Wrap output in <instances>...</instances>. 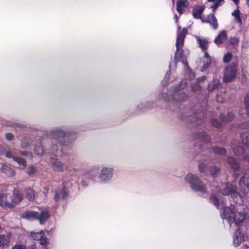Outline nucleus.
<instances>
[{
	"label": "nucleus",
	"instance_id": "53",
	"mask_svg": "<svg viewBox=\"0 0 249 249\" xmlns=\"http://www.w3.org/2000/svg\"><path fill=\"white\" fill-rule=\"evenodd\" d=\"M235 4H238V0H232Z\"/></svg>",
	"mask_w": 249,
	"mask_h": 249
},
{
	"label": "nucleus",
	"instance_id": "50",
	"mask_svg": "<svg viewBox=\"0 0 249 249\" xmlns=\"http://www.w3.org/2000/svg\"><path fill=\"white\" fill-rule=\"evenodd\" d=\"M206 77L205 76H202L201 77H199L197 79L196 81L199 83L202 81H203L205 80Z\"/></svg>",
	"mask_w": 249,
	"mask_h": 249
},
{
	"label": "nucleus",
	"instance_id": "43",
	"mask_svg": "<svg viewBox=\"0 0 249 249\" xmlns=\"http://www.w3.org/2000/svg\"><path fill=\"white\" fill-rule=\"evenodd\" d=\"M198 168L201 172H204L207 169V166L206 164L203 162H200L198 164Z\"/></svg>",
	"mask_w": 249,
	"mask_h": 249
},
{
	"label": "nucleus",
	"instance_id": "52",
	"mask_svg": "<svg viewBox=\"0 0 249 249\" xmlns=\"http://www.w3.org/2000/svg\"><path fill=\"white\" fill-rule=\"evenodd\" d=\"M249 46V45L248 44V42H245L242 45V47L244 48H248Z\"/></svg>",
	"mask_w": 249,
	"mask_h": 249
},
{
	"label": "nucleus",
	"instance_id": "21",
	"mask_svg": "<svg viewBox=\"0 0 249 249\" xmlns=\"http://www.w3.org/2000/svg\"><path fill=\"white\" fill-rule=\"evenodd\" d=\"M203 10L204 8L202 6L199 5L196 7L192 11L193 17L196 18H200Z\"/></svg>",
	"mask_w": 249,
	"mask_h": 249
},
{
	"label": "nucleus",
	"instance_id": "41",
	"mask_svg": "<svg viewBox=\"0 0 249 249\" xmlns=\"http://www.w3.org/2000/svg\"><path fill=\"white\" fill-rule=\"evenodd\" d=\"M36 172V168L33 166H30L27 170V174L30 176L34 175Z\"/></svg>",
	"mask_w": 249,
	"mask_h": 249
},
{
	"label": "nucleus",
	"instance_id": "30",
	"mask_svg": "<svg viewBox=\"0 0 249 249\" xmlns=\"http://www.w3.org/2000/svg\"><path fill=\"white\" fill-rule=\"evenodd\" d=\"M198 118L200 119V120L201 121L202 118H204L203 113H199L198 114H196L194 117H191V118L189 119V120L191 122L195 123V122L199 121L198 120Z\"/></svg>",
	"mask_w": 249,
	"mask_h": 249
},
{
	"label": "nucleus",
	"instance_id": "26",
	"mask_svg": "<svg viewBox=\"0 0 249 249\" xmlns=\"http://www.w3.org/2000/svg\"><path fill=\"white\" fill-rule=\"evenodd\" d=\"M242 143L247 147H249V132H245L241 135Z\"/></svg>",
	"mask_w": 249,
	"mask_h": 249
},
{
	"label": "nucleus",
	"instance_id": "25",
	"mask_svg": "<svg viewBox=\"0 0 249 249\" xmlns=\"http://www.w3.org/2000/svg\"><path fill=\"white\" fill-rule=\"evenodd\" d=\"M227 162L233 170H237L239 169V165L233 158L229 157L228 158Z\"/></svg>",
	"mask_w": 249,
	"mask_h": 249
},
{
	"label": "nucleus",
	"instance_id": "13",
	"mask_svg": "<svg viewBox=\"0 0 249 249\" xmlns=\"http://www.w3.org/2000/svg\"><path fill=\"white\" fill-rule=\"evenodd\" d=\"M113 169L111 168H103L100 173V178L103 182H106L111 179L113 174Z\"/></svg>",
	"mask_w": 249,
	"mask_h": 249
},
{
	"label": "nucleus",
	"instance_id": "23",
	"mask_svg": "<svg viewBox=\"0 0 249 249\" xmlns=\"http://www.w3.org/2000/svg\"><path fill=\"white\" fill-rule=\"evenodd\" d=\"M67 196L68 194L65 190H58L56 191L54 200L55 201H58L61 198H65Z\"/></svg>",
	"mask_w": 249,
	"mask_h": 249
},
{
	"label": "nucleus",
	"instance_id": "28",
	"mask_svg": "<svg viewBox=\"0 0 249 249\" xmlns=\"http://www.w3.org/2000/svg\"><path fill=\"white\" fill-rule=\"evenodd\" d=\"M209 2H213V4L211 6L213 11H214L217 8L222 5L224 3V0H207Z\"/></svg>",
	"mask_w": 249,
	"mask_h": 249
},
{
	"label": "nucleus",
	"instance_id": "6",
	"mask_svg": "<svg viewBox=\"0 0 249 249\" xmlns=\"http://www.w3.org/2000/svg\"><path fill=\"white\" fill-rule=\"evenodd\" d=\"M71 134L69 132H66L61 129L55 128L51 132L52 138L56 140L60 143L64 144L67 141L72 139L71 138Z\"/></svg>",
	"mask_w": 249,
	"mask_h": 249
},
{
	"label": "nucleus",
	"instance_id": "1",
	"mask_svg": "<svg viewBox=\"0 0 249 249\" xmlns=\"http://www.w3.org/2000/svg\"><path fill=\"white\" fill-rule=\"evenodd\" d=\"M210 201L213 203L218 209H223V218L226 219L231 225L232 223L238 225L245 219V213L241 210H239L234 206L231 205L230 207H225L223 203L221 204L219 203L218 198L213 196L210 197Z\"/></svg>",
	"mask_w": 249,
	"mask_h": 249
},
{
	"label": "nucleus",
	"instance_id": "55",
	"mask_svg": "<svg viewBox=\"0 0 249 249\" xmlns=\"http://www.w3.org/2000/svg\"><path fill=\"white\" fill-rule=\"evenodd\" d=\"M26 154H28V153H25V152H21V154H22L23 155H26Z\"/></svg>",
	"mask_w": 249,
	"mask_h": 249
},
{
	"label": "nucleus",
	"instance_id": "27",
	"mask_svg": "<svg viewBox=\"0 0 249 249\" xmlns=\"http://www.w3.org/2000/svg\"><path fill=\"white\" fill-rule=\"evenodd\" d=\"M36 196V193L33 190L29 188L26 190L25 193V197L29 201L34 200Z\"/></svg>",
	"mask_w": 249,
	"mask_h": 249
},
{
	"label": "nucleus",
	"instance_id": "57",
	"mask_svg": "<svg viewBox=\"0 0 249 249\" xmlns=\"http://www.w3.org/2000/svg\"><path fill=\"white\" fill-rule=\"evenodd\" d=\"M42 249H47L45 247H43Z\"/></svg>",
	"mask_w": 249,
	"mask_h": 249
},
{
	"label": "nucleus",
	"instance_id": "22",
	"mask_svg": "<svg viewBox=\"0 0 249 249\" xmlns=\"http://www.w3.org/2000/svg\"><path fill=\"white\" fill-rule=\"evenodd\" d=\"M227 35L225 31H222L214 39V42L217 44L223 43L227 39Z\"/></svg>",
	"mask_w": 249,
	"mask_h": 249
},
{
	"label": "nucleus",
	"instance_id": "12",
	"mask_svg": "<svg viewBox=\"0 0 249 249\" xmlns=\"http://www.w3.org/2000/svg\"><path fill=\"white\" fill-rule=\"evenodd\" d=\"M31 237L35 240L39 241L40 244L42 246H45L49 243L47 237L45 236L43 231L37 232H31Z\"/></svg>",
	"mask_w": 249,
	"mask_h": 249
},
{
	"label": "nucleus",
	"instance_id": "7",
	"mask_svg": "<svg viewBox=\"0 0 249 249\" xmlns=\"http://www.w3.org/2000/svg\"><path fill=\"white\" fill-rule=\"evenodd\" d=\"M187 83L186 80H182L179 85L177 87L174 88V91L175 93L172 98L178 102H183L187 100L188 95L184 92L178 93V91L181 89H184L187 85Z\"/></svg>",
	"mask_w": 249,
	"mask_h": 249
},
{
	"label": "nucleus",
	"instance_id": "58",
	"mask_svg": "<svg viewBox=\"0 0 249 249\" xmlns=\"http://www.w3.org/2000/svg\"><path fill=\"white\" fill-rule=\"evenodd\" d=\"M5 125H10V124H5Z\"/></svg>",
	"mask_w": 249,
	"mask_h": 249
},
{
	"label": "nucleus",
	"instance_id": "42",
	"mask_svg": "<svg viewBox=\"0 0 249 249\" xmlns=\"http://www.w3.org/2000/svg\"><path fill=\"white\" fill-rule=\"evenodd\" d=\"M211 124L213 126L217 127H219L221 125V122L215 119H212Z\"/></svg>",
	"mask_w": 249,
	"mask_h": 249
},
{
	"label": "nucleus",
	"instance_id": "8",
	"mask_svg": "<svg viewBox=\"0 0 249 249\" xmlns=\"http://www.w3.org/2000/svg\"><path fill=\"white\" fill-rule=\"evenodd\" d=\"M219 192L225 196H230L232 198H237L240 196L237 191V188L230 183L223 185L220 189Z\"/></svg>",
	"mask_w": 249,
	"mask_h": 249
},
{
	"label": "nucleus",
	"instance_id": "20",
	"mask_svg": "<svg viewBox=\"0 0 249 249\" xmlns=\"http://www.w3.org/2000/svg\"><path fill=\"white\" fill-rule=\"evenodd\" d=\"M1 171L8 177H13L15 175L14 170L10 167L5 164L2 165Z\"/></svg>",
	"mask_w": 249,
	"mask_h": 249
},
{
	"label": "nucleus",
	"instance_id": "33",
	"mask_svg": "<svg viewBox=\"0 0 249 249\" xmlns=\"http://www.w3.org/2000/svg\"><path fill=\"white\" fill-rule=\"evenodd\" d=\"M34 151L38 156L42 155L44 152L43 149L41 145H36L34 148Z\"/></svg>",
	"mask_w": 249,
	"mask_h": 249
},
{
	"label": "nucleus",
	"instance_id": "37",
	"mask_svg": "<svg viewBox=\"0 0 249 249\" xmlns=\"http://www.w3.org/2000/svg\"><path fill=\"white\" fill-rule=\"evenodd\" d=\"M240 11L237 9L232 13V15L234 17L235 19L238 22L241 23V19L239 16Z\"/></svg>",
	"mask_w": 249,
	"mask_h": 249
},
{
	"label": "nucleus",
	"instance_id": "39",
	"mask_svg": "<svg viewBox=\"0 0 249 249\" xmlns=\"http://www.w3.org/2000/svg\"><path fill=\"white\" fill-rule=\"evenodd\" d=\"M219 169L215 166H213L210 169V173L211 176L214 178L219 172Z\"/></svg>",
	"mask_w": 249,
	"mask_h": 249
},
{
	"label": "nucleus",
	"instance_id": "19",
	"mask_svg": "<svg viewBox=\"0 0 249 249\" xmlns=\"http://www.w3.org/2000/svg\"><path fill=\"white\" fill-rule=\"evenodd\" d=\"M189 2L187 0H178L177 2V10L180 15L184 13V9L188 7Z\"/></svg>",
	"mask_w": 249,
	"mask_h": 249
},
{
	"label": "nucleus",
	"instance_id": "59",
	"mask_svg": "<svg viewBox=\"0 0 249 249\" xmlns=\"http://www.w3.org/2000/svg\"><path fill=\"white\" fill-rule=\"evenodd\" d=\"M172 2H173V3H174V2H175L174 0H173Z\"/></svg>",
	"mask_w": 249,
	"mask_h": 249
},
{
	"label": "nucleus",
	"instance_id": "2",
	"mask_svg": "<svg viewBox=\"0 0 249 249\" xmlns=\"http://www.w3.org/2000/svg\"><path fill=\"white\" fill-rule=\"evenodd\" d=\"M195 38L199 47L204 53V55L202 58L203 62H200V63L198 62V64H200V70L203 71L206 70L211 62V57L206 51L209 46V41L207 38H201L199 36H196Z\"/></svg>",
	"mask_w": 249,
	"mask_h": 249
},
{
	"label": "nucleus",
	"instance_id": "44",
	"mask_svg": "<svg viewBox=\"0 0 249 249\" xmlns=\"http://www.w3.org/2000/svg\"><path fill=\"white\" fill-rule=\"evenodd\" d=\"M232 55L231 53H228L225 54L223 57V60L225 62H228L231 58Z\"/></svg>",
	"mask_w": 249,
	"mask_h": 249
},
{
	"label": "nucleus",
	"instance_id": "40",
	"mask_svg": "<svg viewBox=\"0 0 249 249\" xmlns=\"http://www.w3.org/2000/svg\"><path fill=\"white\" fill-rule=\"evenodd\" d=\"M230 43L233 46H236L238 44L239 40L236 37H231L229 39Z\"/></svg>",
	"mask_w": 249,
	"mask_h": 249
},
{
	"label": "nucleus",
	"instance_id": "48",
	"mask_svg": "<svg viewBox=\"0 0 249 249\" xmlns=\"http://www.w3.org/2000/svg\"><path fill=\"white\" fill-rule=\"evenodd\" d=\"M5 138L7 140L11 141L13 138V135L11 133H7L5 135Z\"/></svg>",
	"mask_w": 249,
	"mask_h": 249
},
{
	"label": "nucleus",
	"instance_id": "10",
	"mask_svg": "<svg viewBox=\"0 0 249 249\" xmlns=\"http://www.w3.org/2000/svg\"><path fill=\"white\" fill-rule=\"evenodd\" d=\"M248 238L245 231L241 229L236 230L233 237V244L234 246H238L242 241H246Z\"/></svg>",
	"mask_w": 249,
	"mask_h": 249
},
{
	"label": "nucleus",
	"instance_id": "24",
	"mask_svg": "<svg viewBox=\"0 0 249 249\" xmlns=\"http://www.w3.org/2000/svg\"><path fill=\"white\" fill-rule=\"evenodd\" d=\"M196 139H199L204 142H207L210 141V138L208 135L205 132H199L195 135Z\"/></svg>",
	"mask_w": 249,
	"mask_h": 249
},
{
	"label": "nucleus",
	"instance_id": "34",
	"mask_svg": "<svg viewBox=\"0 0 249 249\" xmlns=\"http://www.w3.org/2000/svg\"><path fill=\"white\" fill-rule=\"evenodd\" d=\"M31 140L29 138L23 139L21 142V147L23 148H27L31 143Z\"/></svg>",
	"mask_w": 249,
	"mask_h": 249
},
{
	"label": "nucleus",
	"instance_id": "4",
	"mask_svg": "<svg viewBox=\"0 0 249 249\" xmlns=\"http://www.w3.org/2000/svg\"><path fill=\"white\" fill-rule=\"evenodd\" d=\"M21 217L28 220H38L40 224H43L49 218V214L47 211H42L38 213L33 211H28L23 213Z\"/></svg>",
	"mask_w": 249,
	"mask_h": 249
},
{
	"label": "nucleus",
	"instance_id": "56",
	"mask_svg": "<svg viewBox=\"0 0 249 249\" xmlns=\"http://www.w3.org/2000/svg\"><path fill=\"white\" fill-rule=\"evenodd\" d=\"M217 100L218 101H219V97L218 96L217 97Z\"/></svg>",
	"mask_w": 249,
	"mask_h": 249
},
{
	"label": "nucleus",
	"instance_id": "54",
	"mask_svg": "<svg viewBox=\"0 0 249 249\" xmlns=\"http://www.w3.org/2000/svg\"><path fill=\"white\" fill-rule=\"evenodd\" d=\"M174 18H175V19H176V21L177 22V21H178V16H177V15H175V16H174Z\"/></svg>",
	"mask_w": 249,
	"mask_h": 249
},
{
	"label": "nucleus",
	"instance_id": "35",
	"mask_svg": "<svg viewBox=\"0 0 249 249\" xmlns=\"http://www.w3.org/2000/svg\"><path fill=\"white\" fill-rule=\"evenodd\" d=\"M213 151L215 153L219 155L225 154L226 152V150L221 147H213Z\"/></svg>",
	"mask_w": 249,
	"mask_h": 249
},
{
	"label": "nucleus",
	"instance_id": "49",
	"mask_svg": "<svg viewBox=\"0 0 249 249\" xmlns=\"http://www.w3.org/2000/svg\"><path fill=\"white\" fill-rule=\"evenodd\" d=\"M169 78V74L167 73V74L165 76L163 80L162 81V84L165 85L166 84L167 81Z\"/></svg>",
	"mask_w": 249,
	"mask_h": 249
},
{
	"label": "nucleus",
	"instance_id": "60",
	"mask_svg": "<svg viewBox=\"0 0 249 249\" xmlns=\"http://www.w3.org/2000/svg\"><path fill=\"white\" fill-rule=\"evenodd\" d=\"M248 160H249V158H248Z\"/></svg>",
	"mask_w": 249,
	"mask_h": 249
},
{
	"label": "nucleus",
	"instance_id": "5",
	"mask_svg": "<svg viewBox=\"0 0 249 249\" xmlns=\"http://www.w3.org/2000/svg\"><path fill=\"white\" fill-rule=\"evenodd\" d=\"M185 180L195 191L204 192L206 190V186L202 184L199 178L192 174H188L186 176Z\"/></svg>",
	"mask_w": 249,
	"mask_h": 249
},
{
	"label": "nucleus",
	"instance_id": "47",
	"mask_svg": "<svg viewBox=\"0 0 249 249\" xmlns=\"http://www.w3.org/2000/svg\"><path fill=\"white\" fill-rule=\"evenodd\" d=\"M209 23L212 26L214 30L217 29V28L218 27V24H217V19H216L215 20V21L213 20V21H212V22H211Z\"/></svg>",
	"mask_w": 249,
	"mask_h": 249
},
{
	"label": "nucleus",
	"instance_id": "45",
	"mask_svg": "<svg viewBox=\"0 0 249 249\" xmlns=\"http://www.w3.org/2000/svg\"><path fill=\"white\" fill-rule=\"evenodd\" d=\"M216 19V18L213 14H210L208 16L207 22L208 23H210L211 22L213 21V20L215 21Z\"/></svg>",
	"mask_w": 249,
	"mask_h": 249
},
{
	"label": "nucleus",
	"instance_id": "51",
	"mask_svg": "<svg viewBox=\"0 0 249 249\" xmlns=\"http://www.w3.org/2000/svg\"><path fill=\"white\" fill-rule=\"evenodd\" d=\"M166 96H167V94L166 93H163L162 94V97L164 98V99L165 100H166V101L169 100L170 99V98H167L166 97Z\"/></svg>",
	"mask_w": 249,
	"mask_h": 249
},
{
	"label": "nucleus",
	"instance_id": "17",
	"mask_svg": "<svg viewBox=\"0 0 249 249\" xmlns=\"http://www.w3.org/2000/svg\"><path fill=\"white\" fill-rule=\"evenodd\" d=\"M0 206H7L11 208L13 207V204L10 201L9 196L7 194H0Z\"/></svg>",
	"mask_w": 249,
	"mask_h": 249
},
{
	"label": "nucleus",
	"instance_id": "38",
	"mask_svg": "<svg viewBox=\"0 0 249 249\" xmlns=\"http://www.w3.org/2000/svg\"><path fill=\"white\" fill-rule=\"evenodd\" d=\"M244 152V149L241 146H238L233 149L234 153L237 156L241 155Z\"/></svg>",
	"mask_w": 249,
	"mask_h": 249
},
{
	"label": "nucleus",
	"instance_id": "29",
	"mask_svg": "<svg viewBox=\"0 0 249 249\" xmlns=\"http://www.w3.org/2000/svg\"><path fill=\"white\" fill-rule=\"evenodd\" d=\"M219 84V80L216 79H213V80L208 85V89L209 90L212 91L218 88Z\"/></svg>",
	"mask_w": 249,
	"mask_h": 249
},
{
	"label": "nucleus",
	"instance_id": "14",
	"mask_svg": "<svg viewBox=\"0 0 249 249\" xmlns=\"http://www.w3.org/2000/svg\"><path fill=\"white\" fill-rule=\"evenodd\" d=\"M11 238V233L0 234V248H6L9 246Z\"/></svg>",
	"mask_w": 249,
	"mask_h": 249
},
{
	"label": "nucleus",
	"instance_id": "3",
	"mask_svg": "<svg viewBox=\"0 0 249 249\" xmlns=\"http://www.w3.org/2000/svg\"><path fill=\"white\" fill-rule=\"evenodd\" d=\"M187 30L184 28L178 35L176 46L177 48L176 53L175 54V59L177 61H181L183 64H186V61L182 56V47L184 44V38L187 34Z\"/></svg>",
	"mask_w": 249,
	"mask_h": 249
},
{
	"label": "nucleus",
	"instance_id": "15",
	"mask_svg": "<svg viewBox=\"0 0 249 249\" xmlns=\"http://www.w3.org/2000/svg\"><path fill=\"white\" fill-rule=\"evenodd\" d=\"M9 198L12 204H18L22 200L23 196L18 190L15 189L12 196H9Z\"/></svg>",
	"mask_w": 249,
	"mask_h": 249
},
{
	"label": "nucleus",
	"instance_id": "11",
	"mask_svg": "<svg viewBox=\"0 0 249 249\" xmlns=\"http://www.w3.org/2000/svg\"><path fill=\"white\" fill-rule=\"evenodd\" d=\"M50 162L54 171L63 172L65 170H67L68 169V166L67 164H63L57 159L51 158L50 160Z\"/></svg>",
	"mask_w": 249,
	"mask_h": 249
},
{
	"label": "nucleus",
	"instance_id": "46",
	"mask_svg": "<svg viewBox=\"0 0 249 249\" xmlns=\"http://www.w3.org/2000/svg\"><path fill=\"white\" fill-rule=\"evenodd\" d=\"M11 249H25V247L22 245L16 244Z\"/></svg>",
	"mask_w": 249,
	"mask_h": 249
},
{
	"label": "nucleus",
	"instance_id": "9",
	"mask_svg": "<svg viewBox=\"0 0 249 249\" xmlns=\"http://www.w3.org/2000/svg\"><path fill=\"white\" fill-rule=\"evenodd\" d=\"M237 67L235 64L228 65L225 68L223 81L228 83L232 81L236 77Z\"/></svg>",
	"mask_w": 249,
	"mask_h": 249
},
{
	"label": "nucleus",
	"instance_id": "36",
	"mask_svg": "<svg viewBox=\"0 0 249 249\" xmlns=\"http://www.w3.org/2000/svg\"><path fill=\"white\" fill-rule=\"evenodd\" d=\"M191 88L192 91H197L200 90L202 87L199 85L198 82L196 81V83H194L191 85Z\"/></svg>",
	"mask_w": 249,
	"mask_h": 249
},
{
	"label": "nucleus",
	"instance_id": "18",
	"mask_svg": "<svg viewBox=\"0 0 249 249\" xmlns=\"http://www.w3.org/2000/svg\"><path fill=\"white\" fill-rule=\"evenodd\" d=\"M239 185L242 189L245 187L246 191H249V174L245 173L239 181Z\"/></svg>",
	"mask_w": 249,
	"mask_h": 249
},
{
	"label": "nucleus",
	"instance_id": "31",
	"mask_svg": "<svg viewBox=\"0 0 249 249\" xmlns=\"http://www.w3.org/2000/svg\"><path fill=\"white\" fill-rule=\"evenodd\" d=\"M244 104L247 115L249 116V93H246L244 98Z\"/></svg>",
	"mask_w": 249,
	"mask_h": 249
},
{
	"label": "nucleus",
	"instance_id": "32",
	"mask_svg": "<svg viewBox=\"0 0 249 249\" xmlns=\"http://www.w3.org/2000/svg\"><path fill=\"white\" fill-rule=\"evenodd\" d=\"M234 115L232 112H229L225 118L220 117L221 120L224 122H229L234 118Z\"/></svg>",
	"mask_w": 249,
	"mask_h": 249
},
{
	"label": "nucleus",
	"instance_id": "16",
	"mask_svg": "<svg viewBox=\"0 0 249 249\" xmlns=\"http://www.w3.org/2000/svg\"><path fill=\"white\" fill-rule=\"evenodd\" d=\"M5 156L7 158H12L13 160L16 161L19 165H21L23 168L26 167V163L25 160L22 158H18L15 156L13 151L6 152Z\"/></svg>",
	"mask_w": 249,
	"mask_h": 249
}]
</instances>
